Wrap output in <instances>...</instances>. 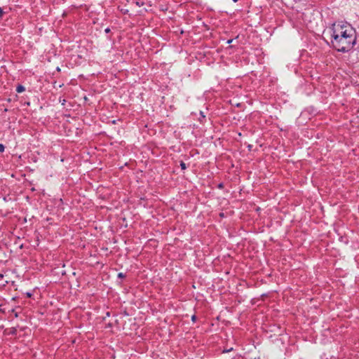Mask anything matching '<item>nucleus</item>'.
I'll list each match as a JSON object with an SVG mask.
<instances>
[{
  "mask_svg": "<svg viewBox=\"0 0 359 359\" xmlns=\"http://www.w3.org/2000/svg\"><path fill=\"white\" fill-rule=\"evenodd\" d=\"M332 45L339 52H348L355 43V31L351 25L338 22L331 28Z\"/></svg>",
  "mask_w": 359,
  "mask_h": 359,
  "instance_id": "1",
  "label": "nucleus"
},
{
  "mask_svg": "<svg viewBox=\"0 0 359 359\" xmlns=\"http://www.w3.org/2000/svg\"><path fill=\"white\" fill-rule=\"evenodd\" d=\"M25 90V88L22 85H18L16 88V91L18 93H22Z\"/></svg>",
  "mask_w": 359,
  "mask_h": 359,
  "instance_id": "2",
  "label": "nucleus"
},
{
  "mask_svg": "<svg viewBox=\"0 0 359 359\" xmlns=\"http://www.w3.org/2000/svg\"><path fill=\"white\" fill-rule=\"evenodd\" d=\"M180 166L182 170H185L187 168L186 164L182 161L180 163Z\"/></svg>",
  "mask_w": 359,
  "mask_h": 359,
  "instance_id": "3",
  "label": "nucleus"
},
{
  "mask_svg": "<svg viewBox=\"0 0 359 359\" xmlns=\"http://www.w3.org/2000/svg\"><path fill=\"white\" fill-rule=\"evenodd\" d=\"M4 150H5V147L2 144H0V152H4Z\"/></svg>",
  "mask_w": 359,
  "mask_h": 359,
  "instance_id": "4",
  "label": "nucleus"
},
{
  "mask_svg": "<svg viewBox=\"0 0 359 359\" xmlns=\"http://www.w3.org/2000/svg\"><path fill=\"white\" fill-rule=\"evenodd\" d=\"M3 14H4V11H3V10L0 8V18H1V17H2Z\"/></svg>",
  "mask_w": 359,
  "mask_h": 359,
  "instance_id": "5",
  "label": "nucleus"
},
{
  "mask_svg": "<svg viewBox=\"0 0 359 359\" xmlns=\"http://www.w3.org/2000/svg\"><path fill=\"white\" fill-rule=\"evenodd\" d=\"M200 114L201 115L202 118H205V116L204 115L203 112V111H200Z\"/></svg>",
  "mask_w": 359,
  "mask_h": 359,
  "instance_id": "6",
  "label": "nucleus"
},
{
  "mask_svg": "<svg viewBox=\"0 0 359 359\" xmlns=\"http://www.w3.org/2000/svg\"><path fill=\"white\" fill-rule=\"evenodd\" d=\"M118 276L119 278H123V277L124 276V275H123L122 273H119L118 274Z\"/></svg>",
  "mask_w": 359,
  "mask_h": 359,
  "instance_id": "7",
  "label": "nucleus"
},
{
  "mask_svg": "<svg viewBox=\"0 0 359 359\" xmlns=\"http://www.w3.org/2000/svg\"><path fill=\"white\" fill-rule=\"evenodd\" d=\"M136 4H137V6H142V5H143V3L140 4V2H139L138 1H137Z\"/></svg>",
  "mask_w": 359,
  "mask_h": 359,
  "instance_id": "8",
  "label": "nucleus"
},
{
  "mask_svg": "<svg viewBox=\"0 0 359 359\" xmlns=\"http://www.w3.org/2000/svg\"><path fill=\"white\" fill-rule=\"evenodd\" d=\"M110 32L109 28H107V29H105V32L108 33V32Z\"/></svg>",
  "mask_w": 359,
  "mask_h": 359,
  "instance_id": "9",
  "label": "nucleus"
},
{
  "mask_svg": "<svg viewBox=\"0 0 359 359\" xmlns=\"http://www.w3.org/2000/svg\"><path fill=\"white\" fill-rule=\"evenodd\" d=\"M195 320H196V316H192V320H194V321Z\"/></svg>",
  "mask_w": 359,
  "mask_h": 359,
  "instance_id": "10",
  "label": "nucleus"
},
{
  "mask_svg": "<svg viewBox=\"0 0 359 359\" xmlns=\"http://www.w3.org/2000/svg\"><path fill=\"white\" fill-rule=\"evenodd\" d=\"M15 317H18V313H17L15 314Z\"/></svg>",
  "mask_w": 359,
  "mask_h": 359,
  "instance_id": "11",
  "label": "nucleus"
},
{
  "mask_svg": "<svg viewBox=\"0 0 359 359\" xmlns=\"http://www.w3.org/2000/svg\"><path fill=\"white\" fill-rule=\"evenodd\" d=\"M233 2H237L238 0H232Z\"/></svg>",
  "mask_w": 359,
  "mask_h": 359,
  "instance_id": "12",
  "label": "nucleus"
},
{
  "mask_svg": "<svg viewBox=\"0 0 359 359\" xmlns=\"http://www.w3.org/2000/svg\"><path fill=\"white\" fill-rule=\"evenodd\" d=\"M231 42V40H229L228 43H230Z\"/></svg>",
  "mask_w": 359,
  "mask_h": 359,
  "instance_id": "13",
  "label": "nucleus"
}]
</instances>
